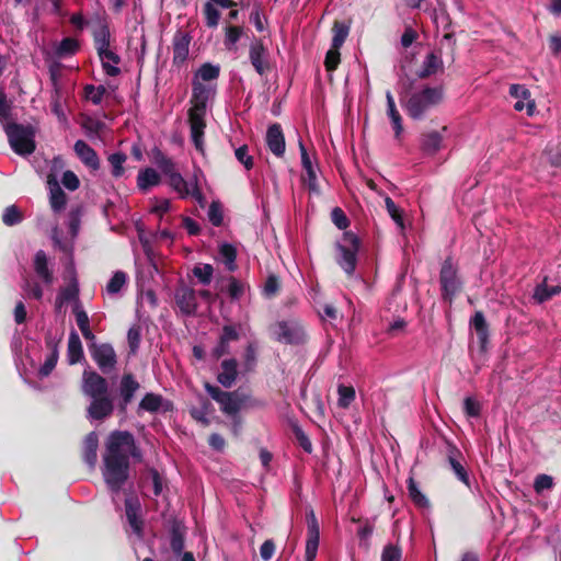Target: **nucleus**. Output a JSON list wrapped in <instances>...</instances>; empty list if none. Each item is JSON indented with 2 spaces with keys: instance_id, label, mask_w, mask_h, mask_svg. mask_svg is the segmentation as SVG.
<instances>
[{
  "instance_id": "f257e3e1",
  "label": "nucleus",
  "mask_w": 561,
  "mask_h": 561,
  "mask_svg": "<svg viewBox=\"0 0 561 561\" xmlns=\"http://www.w3.org/2000/svg\"><path fill=\"white\" fill-rule=\"evenodd\" d=\"M129 457L140 459L134 435L126 431H114L105 439L102 455V476L112 492L122 490L129 474Z\"/></svg>"
},
{
  "instance_id": "f03ea898",
  "label": "nucleus",
  "mask_w": 561,
  "mask_h": 561,
  "mask_svg": "<svg viewBox=\"0 0 561 561\" xmlns=\"http://www.w3.org/2000/svg\"><path fill=\"white\" fill-rule=\"evenodd\" d=\"M188 125L193 146L205 156L204 129L207 127L208 102L210 96V64H204L192 82Z\"/></svg>"
},
{
  "instance_id": "7ed1b4c3",
  "label": "nucleus",
  "mask_w": 561,
  "mask_h": 561,
  "mask_svg": "<svg viewBox=\"0 0 561 561\" xmlns=\"http://www.w3.org/2000/svg\"><path fill=\"white\" fill-rule=\"evenodd\" d=\"M443 100L444 90L442 87H424L420 91L412 92L409 98L400 99V104L410 118L420 121L427 112L442 104Z\"/></svg>"
},
{
  "instance_id": "20e7f679",
  "label": "nucleus",
  "mask_w": 561,
  "mask_h": 561,
  "mask_svg": "<svg viewBox=\"0 0 561 561\" xmlns=\"http://www.w3.org/2000/svg\"><path fill=\"white\" fill-rule=\"evenodd\" d=\"M360 248L359 238L352 231H345L342 241L335 243L336 264L352 276L357 267V254Z\"/></svg>"
},
{
  "instance_id": "39448f33",
  "label": "nucleus",
  "mask_w": 561,
  "mask_h": 561,
  "mask_svg": "<svg viewBox=\"0 0 561 561\" xmlns=\"http://www.w3.org/2000/svg\"><path fill=\"white\" fill-rule=\"evenodd\" d=\"M438 282H440L443 300L451 305L456 296L461 293L463 284L459 277L458 266L450 256L446 257L442 264Z\"/></svg>"
},
{
  "instance_id": "423d86ee",
  "label": "nucleus",
  "mask_w": 561,
  "mask_h": 561,
  "mask_svg": "<svg viewBox=\"0 0 561 561\" xmlns=\"http://www.w3.org/2000/svg\"><path fill=\"white\" fill-rule=\"evenodd\" d=\"M271 332L275 341L288 345H301L308 339L306 329L296 319L276 322L271 327Z\"/></svg>"
},
{
  "instance_id": "0eeeda50",
  "label": "nucleus",
  "mask_w": 561,
  "mask_h": 561,
  "mask_svg": "<svg viewBox=\"0 0 561 561\" xmlns=\"http://www.w3.org/2000/svg\"><path fill=\"white\" fill-rule=\"evenodd\" d=\"M11 148L20 156H28L34 150V133L31 127L22 125L5 126Z\"/></svg>"
},
{
  "instance_id": "6e6552de",
  "label": "nucleus",
  "mask_w": 561,
  "mask_h": 561,
  "mask_svg": "<svg viewBox=\"0 0 561 561\" xmlns=\"http://www.w3.org/2000/svg\"><path fill=\"white\" fill-rule=\"evenodd\" d=\"M213 401L219 404L220 410L227 415L234 417L238 415L244 399L238 391L228 392L213 386Z\"/></svg>"
},
{
  "instance_id": "1a4fd4ad",
  "label": "nucleus",
  "mask_w": 561,
  "mask_h": 561,
  "mask_svg": "<svg viewBox=\"0 0 561 561\" xmlns=\"http://www.w3.org/2000/svg\"><path fill=\"white\" fill-rule=\"evenodd\" d=\"M81 392L90 399L110 396L108 382L96 371L85 369L81 377Z\"/></svg>"
},
{
  "instance_id": "9d476101",
  "label": "nucleus",
  "mask_w": 561,
  "mask_h": 561,
  "mask_svg": "<svg viewBox=\"0 0 561 561\" xmlns=\"http://www.w3.org/2000/svg\"><path fill=\"white\" fill-rule=\"evenodd\" d=\"M91 357L96 362L99 368L103 373L114 370L116 365V354L111 344H96L90 345Z\"/></svg>"
},
{
  "instance_id": "9b49d317",
  "label": "nucleus",
  "mask_w": 561,
  "mask_h": 561,
  "mask_svg": "<svg viewBox=\"0 0 561 561\" xmlns=\"http://www.w3.org/2000/svg\"><path fill=\"white\" fill-rule=\"evenodd\" d=\"M307 524L306 561H314L320 542V525L313 511L307 514Z\"/></svg>"
},
{
  "instance_id": "f8f14e48",
  "label": "nucleus",
  "mask_w": 561,
  "mask_h": 561,
  "mask_svg": "<svg viewBox=\"0 0 561 561\" xmlns=\"http://www.w3.org/2000/svg\"><path fill=\"white\" fill-rule=\"evenodd\" d=\"M508 93L517 101L513 108L517 112L527 111V115L533 116L535 112V101L530 99V90L524 84L513 83L510 85Z\"/></svg>"
},
{
  "instance_id": "ddd939ff",
  "label": "nucleus",
  "mask_w": 561,
  "mask_h": 561,
  "mask_svg": "<svg viewBox=\"0 0 561 561\" xmlns=\"http://www.w3.org/2000/svg\"><path fill=\"white\" fill-rule=\"evenodd\" d=\"M169 178L171 186L173 187L174 191L178 192L180 197L191 196L194 199H196L197 203L201 204V206L205 205V199L202 196V193L196 183H188L184 181V179L181 178V175L178 172L172 173L171 175H169Z\"/></svg>"
},
{
  "instance_id": "4468645a",
  "label": "nucleus",
  "mask_w": 561,
  "mask_h": 561,
  "mask_svg": "<svg viewBox=\"0 0 561 561\" xmlns=\"http://www.w3.org/2000/svg\"><path fill=\"white\" fill-rule=\"evenodd\" d=\"M265 145L276 158L284 156L286 142L282 125L277 123L270 125L267 134H265Z\"/></svg>"
},
{
  "instance_id": "2eb2a0df",
  "label": "nucleus",
  "mask_w": 561,
  "mask_h": 561,
  "mask_svg": "<svg viewBox=\"0 0 561 561\" xmlns=\"http://www.w3.org/2000/svg\"><path fill=\"white\" fill-rule=\"evenodd\" d=\"M114 405L111 394L91 398L88 407V417L91 420H103L110 417L113 413Z\"/></svg>"
},
{
  "instance_id": "dca6fc26",
  "label": "nucleus",
  "mask_w": 561,
  "mask_h": 561,
  "mask_svg": "<svg viewBox=\"0 0 561 561\" xmlns=\"http://www.w3.org/2000/svg\"><path fill=\"white\" fill-rule=\"evenodd\" d=\"M238 377V362L236 358L222 359L220 370L216 375V380L226 389L233 387Z\"/></svg>"
},
{
  "instance_id": "f3484780",
  "label": "nucleus",
  "mask_w": 561,
  "mask_h": 561,
  "mask_svg": "<svg viewBox=\"0 0 561 561\" xmlns=\"http://www.w3.org/2000/svg\"><path fill=\"white\" fill-rule=\"evenodd\" d=\"M470 328L474 331L476 336H478L480 351L485 352L486 345L490 342V327L482 311H476L473 317H471Z\"/></svg>"
},
{
  "instance_id": "a211bd4d",
  "label": "nucleus",
  "mask_w": 561,
  "mask_h": 561,
  "mask_svg": "<svg viewBox=\"0 0 561 561\" xmlns=\"http://www.w3.org/2000/svg\"><path fill=\"white\" fill-rule=\"evenodd\" d=\"M175 302L180 311L186 316L196 312L197 302L196 295L187 286H180L175 291Z\"/></svg>"
},
{
  "instance_id": "6ab92c4d",
  "label": "nucleus",
  "mask_w": 561,
  "mask_h": 561,
  "mask_svg": "<svg viewBox=\"0 0 561 561\" xmlns=\"http://www.w3.org/2000/svg\"><path fill=\"white\" fill-rule=\"evenodd\" d=\"M266 50L260 41L253 42L250 46L249 58L251 65L259 75L263 76L270 70V65L265 61Z\"/></svg>"
},
{
  "instance_id": "aec40b11",
  "label": "nucleus",
  "mask_w": 561,
  "mask_h": 561,
  "mask_svg": "<svg viewBox=\"0 0 561 561\" xmlns=\"http://www.w3.org/2000/svg\"><path fill=\"white\" fill-rule=\"evenodd\" d=\"M237 248L232 243L228 242H219L217 244V261L224 263L226 271L236 272L238 268L237 265Z\"/></svg>"
},
{
  "instance_id": "412c9836",
  "label": "nucleus",
  "mask_w": 561,
  "mask_h": 561,
  "mask_svg": "<svg viewBox=\"0 0 561 561\" xmlns=\"http://www.w3.org/2000/svg\"><path fill=\"white\" fill-rule=\"evenodd\" d=\"M443 141L444 136L439 131L423 133L420 137V148L424 154L434 156L443 148Z\"/></svg>"
},
{
  "instance_id": "4be33fe9",
  "label": "nucleus",
  "mask_w": 561,
  "mask_h": 561,
  "mask_svg": "<svg viewBox=\"0 0 561 561\" xmlns=\"http://www.w3.org/2000/svg\"><path fill=\"white\" fill-rule=\"evenodd\" d=\"M75 151L81 162L87 165L89 169L99 170L100 169V159L98 153L92 149V147L83 140H77L75 144Z\"/></svg>"
},
{
  "instance_id": "5701e85b",
  "label": "nucleus",
  "mask_w": 561,
  "mask_h": 561,
  "mask_svg": "<svg viewBox=\"0 0 561 561\" xmlns=\"http://www.w3.org/2000/svg\"><path fill=\"white\" fill-rule=\"evenodd\" d=\"M47 184H48L49 193H50L49 202H50L51 209L55 213H59V211L64 210L66 203H67V198H66L65 192L60 187V184L56 180V176L53 174H49L47 176Z\"/></svg>"
},
{
  "instance_id": "b1692460",
  "label": "nucleus",
  "mask_w": 561,
  "mask_h": 561,
  "mask_svg": "<svg viewBox=\"0 0 561 561\" xmlns=\"http://www.w3.org/2000/svg\"><path fill=\"white\" fill-rule=\"evenodd\" d=\"M33 271L44 284L50 285L53 283V271L49 268L47 254L43 250H38L35 257H33Z\"/></svg>"
},
{
  "instance_id": "393cba45",
  "label": "nucleus",
  "mask_w": 561,
  "mask_h": 561,
  "mask_svg": "<svg viewBox=\"0 0 561 561\" xmlns=\"http://www.w3.org/2000/svg\"><path fill=\"white\" fill-rule=\"evenodd\" d=\"M239 333L236 327L226 325L222 329V333L219 337V343L213 348V357L220 358L224 355L229 354V343L237 341Z\"/></svg>"
},
{
  "instance_id": "a878e982",
  "label": "nucleus",
  "mask_w": 561,
  "mask_h": 561,
  "mask_svg": "<svg viewBox=\"0 0 561 561\" xmlns=\"http://www.w3.org/2000/svg\"><path fill=\"white\" fill-rule=\"evenodd\" d=\"M461 453L455 446L449 447L447 460L450 466L451 471L455 472L458 480L467 485H469V474L466 467L461 463Z\"/></svg>"
},
{
  "instance_id": "bb28decb",
  "label": "nucleus",
  "mask_w": 561,
  "mask_h": 561,
  "mask_svg": "<svg viewBox=\"0 0 561 561\" xmlns=\"http://www.w3.org/2000/svg\"><path fill=\"white\" fill-rule=\"evenodd\" d=\"M444 69V62L440 56L436 55L434 51L430 53L425 56L422 68L417 71V78L421 80L428 79L437 71Z\"/></svg>"
},
{
  "instance_id": "cd10ccee",
  "label": "nucleus",
  "mask_w": 561,
  "mask_h": 561,
  "mask_svg": "<svg viewBox=\"0 0 561 561\" xmlns=\"http://www.w3.org/2000/svg\"><path fill=\"white\" fill-rule=\"evenodd\" d=\"M98 54L105 75L110 77H116L119 73V57L116 55V53L111 47H108L99 49Z\"/></svg>"
},
{
  "instance_id": "c85d7f7f",
  "label": "nucleus",
  "mask_w": 561,
  "mask_h": 561,
  "mask_svg": "<svg viewBox=\"0 0 561 561\" xmlns=\"http://www.w3.org/2000/svg\"><path fill=\"white\" fill-rule=\"evenodd\" d=\"M190 36L185 33L179 32L174 35L173 39V62L182 65L188 56Z\"/></svg>"
},
{
  "instance_id": "c756f323",
  "label": "nucleus",
  "mask_w": 561,
  "mask_h": 561,
  "mask_svg": "<svg viewBox=\"0 0 561 561\" xmlns=\"http://www.w3.org/2000/svg\"><path fill=\"white\" fill-rule=\"evenodd\" d=\"M217 288L221 293H227L231 299H239L244 295V285L233 276L217 280Z\"/></svg>"
},
{
  "instance_id": "7c9ffc66",
  "label": "nucleus",
  "mask_w": 561,
  "mask_h": 561,
  "mask_svg": "<svg viewBox=\"0 0 561 561\" xmlns=\"http://www.w3.org/2000/svg\"><path fill=\"white\" fill-rule=\"evenodd\" d=\"M139 389V382L130 374H125L122 378L121 386H118V393L123 398L124 405L133 401L135 393Z\"/></svg>"
},
{
  "instance_id": "2f4dec72",
  "label": "nucleus",
  "mask_w": 561,
  "mask_h": 561,
  "mask_svg": "<svg viewBox=\"0 0 561 561\" xmlns=\"http://www.w3.org/2000/svg\"><path fill=\"white\" fill-rule=\"evenodd\" d=\"M299 151H300V159H301V167L306 170V181L308 184V187L310 191L316 192L317 191V184H316V172L311 163V159L309 157V153L307 151V148L304 146L302 141L299 140L298 142Z\"/></svg>"
},
{
  "instance_id": "473e14b6",
  "label": "nucleus",
  "mask_w": 561,
  "mask_h": 561,
  "mask_svg": "<svg viewBox=\"0 0 561 561\" xmlns=\"http://www.w3.org/2000/svg\"><path fill=\"white\" fill-rule=\"evenodd\" d=\"M560 285H550L547 283V277L540 284H537L534 290V299L539 304H543L551 299L556 295H560Z\"/></svg>"
},
{
  "instance_id": "72a5a7b5",
  "label": "nucleus",
  "mask_w": 561,
  "mask_h": 561,
  "mask_svg": "<svg viewBox=\"0 0 561 561\" xmlns=\"http://www.w3.org/2000/svg\"><path fill=\"white\" fill-rule=\"evenodd\" d=\"M160 175L153 169H142L139 171L137 176V186L141 192H147L151 187L159 185Z\"/></svg>"
},
{
  "instance_id": "f704fd0d",
  "label": "nucleus",
  "mask_w": 561,
  "mask_h": 561,
  "mask_svg": "<svg viewBox=\"0 0 561 561\" xmlns=\"http://www.w3.org/2000/svg\"><path fill=\"white\" fill-rule=\"evenodd\" d=\"M386 102H387V115L391 119V123H392V126L394 129V136L397 138H399L402 133V118L397 110L394 99H393L391 91L386 92Z\"/></svg>"
},
{
  "instance_id": "c9c22d12",
  "label": "nucleus",
  "mask_w": 561,
  "mask_h": 561,
  "mask_svg": "<svg viewBox=\"0 0 561 561\" xmlns=\"http://www.w3.org/2000/svg\"><path fill=\"white\" fill-rule=\"evenodd\" d=\"M191 416H193V419L199 422L203 426H207L209 424L208 405L201 394L196 396V403H192L191 405Z\"/></svg>"
},
{
  "instance_id": "e433bc0d",
  "label": "nucleus",
  "mask_w": 561,
  "mask_h": 561,
  "mask_svg": "<svg viewBox=\"0 0 561 561\" xmlns=\"http://www.w3.org/2000/svg\"><path fill=\"white\" fill-rule=\"evenodd\" d=\"M78 284L75 278L71 279L70 284L66 286L59 293V296L56 297L55 307L57 310H60L64 305L77 301L78 298Z\"/></svg>"
},
{
  "instance_id": "4c0bfd02",
  "label": "nucleus",
  "mask_w": 561,
  "mask_h": 561,
  "mask_svg": "<svg viewBox=\"0 0 561 561\" xmlns=\"http://www.w3.org/2000/svg\"><path fill=\"white\" fill-rule=\"evenodd\" d=\"M408 492L409 496L416 507L421 508H430L431 503L427 496H425L421 490L419 489L417 482L413 480V478H409L408 480Z\"/></svg>"
},
{
  "instance_id": "58836bf2",
  "label": "nucleus",
  "mask_w": 561,
  "mask_h": 561,
  "mask_svg": "<svg viewBox=\"0 0 561 561\" xmlns=\"http://www.w3.org/2000/svg\"><path fill=\"white\" fill-rule=\"evenodd\" d=\"M126 507V517L129 523V526L134 529V531L139 535L140 534V520L138 518V510L139 503L138 500L128 497L125 502Z\"/></svg>"
},
{
  "instance_id": "ea45409f",
  "label": "nucleus",
  "mask_w": 561,
  "mask_h": 561,
  "mask_svg": "<svg viewBox=\"0 0 561 561\" xmlns=\"http://www.w3.org/2000/svg\"><path fill=\"white\" fill-rule=\"evenodd\" d=\"M67 358L68 363L73 365L82 358L81 341L78 334L73 331L68 337L67 345Z\"/></svg>"
},
{
  "instance_id": "a19ab883",
  "label": "nucleus",
  "mask_w": 561,
  "mask_h": 561,
  "mask_svg": "<svg viewBox=\"0 0 561 561\" xmlns=\"http://www.w3.org/2000/svg\"><path fill=\"white\" fill-rule=\"evenodd\" d=\"M99 437L95 433H90L84 442V460L93 467L98 460Z\"/></svg>"
},
{
  "instance_id": "79ce46f5",
  "label": "nucleus",
  "mask_w": 561,
  "mask_h": 561,
  "mask_svg": "<svg viewBox=\"0 0 561 561\" xmlns=\"http://www.w3.org/2000/svg\"><path fill=\"white\" fill-rule=\"evenodd\" d=\"M333 37L331 47L341 48L343 47L348 33H350V24L345 22L334 21L332 26Z\"/></svg>"
},
{
  "instance_id": "37998d69",
  "label": "nucleus",
  "mask_w": 561,
  "mask_h": 561,
  "mask_svg": "<svg viewBox=\"0 0 561 561\" xmlns=\"http://www.w3.org/2000/svg\"><path fill=\"white\" fill-rule=\"evenodd\" d=\"M94 46L96 49H103L111 47V33L110 28L105 24H99L93 31Z\"/></svg>"
},
{
  "instance_id": "c03bdc74",
  "label": "nucleus",
  "mask_w": 561,
  "mask_h": 561,
  "mask_svg": "<svg viewBox=\"0 0 561 561\" xmlns=\"http://www.w3.org/2000/svg\"><path fill=\"white\" fill-rule=\"evenodd\" d=\"M125 284L126 274L123 271H116L111 280H108L107 286H105V293H107V295H115L122 290Z\"/></svg>"
},
{
  "instance_id": "a18cd8bd",
  "label": "nucleus",
  "mask_w": 561,
  "mask_h": 561,
  "mask_svg": "<svg viewBox=\"0 0 561 561\" xmlns=\"http://www.w3.org/2000/svg\"><path fill=\"white\" fill-rule=\"evenodd\" d=\"M337 396V405L342 408H348L353 400L356 398V392L351 386L339 385Z\"/></svg>"
},
{
  "instance_id": "49530a36",
  "label": "nucleus",
  "mask_w": 561,
  "mask_h": 561,
  "mask_svg": "<svg viewBox=\"0 0 561 561\" xmlns=\"http://www.w3.org/2000/svg\"><path fill=\"white\" fill-rule=\"evenodd\" d=\"M385 205H386L388 215L391 216V218L394 220L397 226L400 228H404V217L402 216L400 208L393 202V199L391 197L387 196L385 198Z\"/></svg>"
},
{
  "instance_id": "de8ad7c7",
  "label": "nucleus",
  "mask_w": 561,
  "mask_h": 561,
  "mask_svg": "<svg viewBox=\"0 0 561 561\" xmlns=\"http://www.w3.org/2000/svg\"><path fill=\"white\" fill-rule=\"evenodd\" d=\"M162 403V398L159 394L149 393L142 397L139 408L141 410H146L148 412H156L160 409Z\"/></svg>"
},
{
  "instance_id": "09e8293b",
  "label": "nucleus",
  "mask_w": 561,
  "mask_h": 561,
  "mask_svg": "<svg viewBox=\"0 0 561 561\" xmlns=\"http://www.w3.org/2000/svg\"><path fill=\"white\" fill-rule=\"evenodd\" d=\"M554 485L553 478L550 474H537L534 481L536 494H542L546 490H551Z\"/></svg>"
},
{
  "instance_id": "8fccbe9b",
  "label": "nucleus",
  "mask_w": 561,
  "mask_h": 561,
  "mask_svg": "<svg viewBox=\"0 0 561 561\" xmlns=\"http://www.w3.org/2000/svg\"><path fill=\"white\" fill-rule=\"evenodd\" d=\"M22 219H23V215L20 214V211L15 205L5 207L3 215H2V221H3L4 226L13 227V226L18 225Z\"/></svg>"
},
{
  "instance_id": "3c124183",
  "label": "nucleus",
  "mask_w": 561,
  "mask_h": 561,
  "mask_svg": "<svg viewBox=\"0 0 561 561\" xmlns=\"http://www.w3.org/2000/svg\"><path fill=\"white\" fill-rule=\"evenodd\" d=\"M110 163L112 165V174L115 178H119L124 174V163L126 161V156L121 152H116L110 156Z\"/></svg>"
},
{
  "instance_id": "603ef678",
  "label": "nucleus",
  "mask_w": 561,
  "mask_h": 561,
  "mask_svg": "<svg viewBox=\"0 0 561 561\" xmlns=\"http://www.w3.org/2000/svg\"><path fill=\"white\" fill-rule=\"evenodd\" d=\"M291 432H294L295 438L297 439L300 448L310 454L312 451V444L306 432L297 424L291 426Z\"/></svg>"
},
{
  "instance_id": "864d4df0",
  "label": "nucleus",
  "mask_w": 561,
  "mask_h": 561,
  "mask_svg": "<svg viewBox=\"0 0 561 561\" xmlns=\"http://www.w3.org/2000/svg\"><path fill=\"white\" fill-rule=\"evenodd\" d=\"M340 48H334L331 46L329 51H327L324 57V68L327 71H334L337 69L340 64Z\"/></svg>"
},
{
  "instance_id": "5fc2aeb1",
  "label": "nucleus",
  "mask_w": 561,
  "mask_h": 561,
  "mask_svg": "<svg viewBox=\"0 0 561 561\" xmlns=\"http://www.w3.org/2000/svg\"><path fill=\"white\" fill-rule=\"evenodd\" d=\"M331 218L336 228L345 230L350 227V220L345 215L344 210L340 207H334L331 213Z\"/></svg>"
},
{
  "instance_id": "6e6d98bb",
  "label": "nucleus",
  "mask_w": 561,
  "mask_h": 561,
  "mask_svg": "<svg viewBox=\"0 0 561 561\" xmlns=\"http://www.w3.org/2000/svg\"><path fill=\"white\" fill-rule=\"evenodd\" d=\"M234 156L236 159L243 164L245 170H252L253 158L249 154V147L247 145L236 148Z\"/></svg>"
},
{
  "instance_id": "4d7b16f0",
  "label": "nucleus",
  "mask_w": 561,
  "mask_h": 561,
  "mask_svg": "<svg viewBox=\"0 0 561 561\" xmlns=\"http://www.w3.org/2000/svg\"><path fill=\"white\" fill-rule=\"evenodd\" d=\"M462 410L468 417H480L481 415V404L471 397L465 399Z\"/></svg>"
},
{
  "instance_id": "13d9d810",
  "label": "nucleus",
  "mask_w": 561,
  "mask_h": 561,
  "mask_svg": "<svg viewBox=\"0 0 561 561\" xmlns=\"http://www.w3.org/2000/svg\"><path fill=\"white\" fill-rule=\"evenodd\" d=\"M257 362V348L253 343H249L244 352V367L247 371H252Z\"/></svg>"
},
{
  "instance_id": "bf43d9fd",
  "label": "nucleus",
  "mask_w": 561,
  "mask_h": 561,
  "mask_svg": "<svg viewBox=\"0 0 561 561\" xmlns=\"http://www.w3.org/2000/svg\"><path fill=\"white\" fill-rule=\"evenodd\" d=\"M104 93H105V88L103 85H100V87L87 85L85 87V98L89 101H91L93 104H101Z\"/></svg>"
},
{
  "instance_id": "052dcab7",
  "label": "nucleus",
  "mask_w": 561,
  "mask_h": 561,
  "mask_svg": "<svg viewBox=\"0 0 561 561\" xmlns=\"http://www.w3.org/2000/svg\"><path fill=\"white\" fill-rule=\"evenodd\" d=\"M381 561H401V549L392 543L386 545L381 553Z\"/></svg>"
},
{
  "instance_id": "680f3d73",
  "label": "nucleus",
  "mask_w": 561,
  "mask_h": 561,
  "mask_svg": "<svg viewBox=\"0 0 561 561\" xmlns=\"http://www.w3.org/2000/svg\"><path fill=\"white\" fill-rule=\"evenodd\" d=\"M227 226L225 222L224 206L218 201H213V227Z\"/></svg>"
},
{
  "instance_id": "e2e57ef3",
  "label": "nucleus",
  "mask_w": 561,
  "mask_h": 561,
  "mask_svg": "<svg viewBox=\"0 0 561 561\" xmlns=\"http://www.w3.org/2000/svg\"><path fill=\"white\" fill-rule=\"evenodd\" d=\"M193 276L197 279L199 284H208L210 282V265H197L192 270Z\"/></svg>"
},
{
  "instance_id": "0e129e2a",
  "label": "nucleus",
  "mask_w": 561,
  "mask_h": 561,
  "mask_svg": "<svg viewBox=\"0 0 561 561\" xmlns=\"http://www.w3.org/2000/svg\"><path fill=\"white\" fill-rule=\"evenodd\" d=\"M279 290V280L278 277L274 274H271L267 277V280L264 282L263 293L267 297L276 296Z\"/></svg>"
},
{
  "instance_id": "69168bd1",
  "label": "nucleus",
  "mask_w": 561,
  "mask_h": 561,
  "mask_svg": "<svg viewBox=\"0 0 561 561\" xmlns=\"http://www.w3.org/2000/svg\"><path fill=\"white\" fill-rule=\"evenodd\" d=\"M57 362V351L56 348H53L50 355L44 362V364L41 366L38 374L42 378L47 377L55 368Z\"/></svg>"
},
{
  "instance_id": "338daca9",
  "label": "nucleus",
  "mask_w": 561,
  "mask_h": 561,
  "mask_svg": "<svg viewBox=\"0 0 561 561\" xmlns=\"http://www.w3.org/2000/svg\"><path fill=\"white\" fill-rule=\"evenodd\" d=\"M23 290L30 298H35L39 300L43 297V290L39 284L35 280H25L23 285Z\"/></svg>"
},
{
  "instance_id": "774afa93",
  "label": "nucleus",
  "mask_w": 561,
  "mask_h": 561,
  "mask_svg": "<svg viewBox=\"0 0 561 561\" xmlns=\"http://www.w3.org/2000/svg\"><path fill=\"white\" fill-rule=\"evenodd\" d=\"M546 157L550 165L561 168V145L548 148Z\"/></svg>"
}]
</instances>
